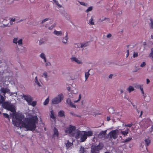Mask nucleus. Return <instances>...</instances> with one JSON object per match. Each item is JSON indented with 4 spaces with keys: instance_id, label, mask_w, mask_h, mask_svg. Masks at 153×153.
Returning a JSON list of instances; mask_svg holds the SVG:
<instances>
[{
    "instance_id": "obj_46",
    "label": "nucleus",
    "mask_w": 153,
    "mask_h": 153,
    "mask_svg": "<svg viewBox=\"0 0 153 153\" xmlns=\"http://www.w3.org/2000/svg\"><path fill=\"white\" fill-rule=\"evenodd\" d=\"M22 39H20L19 40L18 42L17 43L19 45L22 44Z\"/></svg>"
},
{
    "instance_id": "obj_61",
    "label": "nucleus",
    "mask_w": 153,
    "mask_h": 153,
    "mask_svg": "<svg viewBox=\"0 0 153 153\" xmlns=\"http://www.w3.org/2000/svg\"><path fill=\"white\" fill-rule=\"evenodd\" d=\"M45 152L46 153H50L49 151H48V150H47L46 152Z\"/></svg>"
},
{
    "instance_id": "obj_5",
    "label": "nucleus",
    "mask_w": 153,
    "mask_h": 153,
    "mask_svg": "<svg viewBox=\"0 0 153 153\" xmlns=\"http://www.w3.org/2000/svg\"><path fill=\"white\" fill-rule=\"evenodd\" d=\"M119 130L116 129L111 131L108 134V136H109V138L110 139L113 138L115 139L118 137L119 135Z\"/></svg>"
},
{
    "instance_id": "obj_57",
    "label": "nucleus",
    "mask_w": 153,
    "mask_h": 153,
    "mask_svg": "<svg viewBox=\"0 0 153 153\" xmlns=\"http://www.w3.org/2000/svg\"><path fill=\"white\" fill-rule=\"evenodd\" d=\"M39 42L41 44L44 43V42L42 40H40Z\"/></svg>"
},
{
    "instance_id": "obj_47",
    "label": "nucleus",
    "mask_w": 153,
    "mask_h": 153,
    "mask_svg": "<svg viewBox=\"0 0 153 153\" xmlns=\"http://www.w3.org/2000/svg\"><path fill=\"white\" fill-rule=\"evenodd\" d=\"M18 39L17 38H15L13 39V42L14 43L17 44V42Z\"/></svg>"
},
{
    "instance_id": "obj_32",
    "label": "nucleus",
    "mask_w": 153,
    "mask_h": 153,
    "mask_svg": "<svg viewBox=\"0 0 153 153\" xmlns=\"http://www.w3.org/2000/svg\"><path fill=\"white\" fill-rule=\"evenodd\" d=\"M88 44L87 43H82L81 44V47L82 48L84 47H86L87 46Z\"/></svg>"
},
{
    "instance_id": "obj_25",
    "label": "nucleus",
    "mask_w": 153,
    "mask_h": 153,
    "mask_svg": "<svg viewBox=\"0 0 153 153\" xmlns=\"http://www.w3.org/2000/svg\"><path fill=\"white\" fill-rule=\"evenodd\" d=\"M5 101L4 97L0 94V103H2Z\"/></svg>"
},
{
    "instance_id": "obj_40",
    "label": "nucleus",
    "mask_w": 153,
    "mask_h": 153,
    "mask_svg": "<svg viewBox=\"0 0 153 153\" xmlns=\"http://www.w3.org/2000/svg\"><path fill=\"white\" fill-rule=\"evenodd\" d=\"M133 125V124L132 123H131L130 124H125L124 125L125 127H131Z\"/></svg>"
},
{
    "instance_id": "obj_58",
    "label": "nucleus",
    "mask_w": 153,
    "mask_h": 153,
    "mask_svg": "<svg viewBox=\"0 0 153 153\" xmlns=\"http://www.w3.org/2000/svg\"><path fill=\"white\" fill-rule=\"evenodd\" d=\"M129 55V53H127L126 54V57H128Z\"/></svg>"
},
{
    "instance_id": "obj_6",
    "label": "nucleus",
    "mask_w": 153,
    "mask_h": 153,
    "mask_svg": "<svg viewBox=\"0 0 153 153\" xmlns=\"http://www.w3.org/2000/svg\"><path fill=\"white\" fill-rule=\"evenodd\" d=\"M64 96L62 93L59 94L55 98L52 99V102L53 104H57L63 100Z\"/></svg>"
},
{
    "instance_id": "obj_37",
    "label": "nucleus",
    "mask_w": 153,
    "mask_h": 153,
    "mask_svg": "<svg viewBox=\"0 0 153 153\" xmlns=\"http://www.w3.org/2000/svg\"><path fill=\"white\" fill-rule=\"evenodd\" d=\"M140 88L141 90V92L142 94H144V91H143V86H141V85H140Z\"/></svg>"
},
{
    "instance_id": "obj_29",
    "label": "nucleus",
    "mask_w": 153,
    "mask_h": 153,
    "mask_svg": "<svg viewBox=\"0 0 153 153\" xmlns=\"http://www.w3.org/2000/svg\"><path fill=\"white\" fill-rule=\"evenodd\" d=\"M42 76L45 78H47L48 76L47 73L46 71H44L42 75Z\"/></svg>"
},
{
    "instance_id": "obj_1",
    "label": "nucleus",
    "mask_w": 153,
    "mask_h": 153,
    "mask_svg": "<svg viewBox=\"0 0 153 153\" xmlns=\"http://www.w3.org/2000/svg\"><path fill=\"white\" fill-rule=\"evenodd\" d=\"M13 122L15 126L19 127L20 124H22L23 127L25 128L27 130L33 131L36 128V124L38 122V119L36 116H32L25 118L24 122L22 120H13Z\"/></svg>"
},
{
    "instance_id": "obj_43",
    "label": "nucleus",
    "mask_w": 153,
    "mask_h": 153,
    "mask_svg": "<svg viewBox=\"0 0 153 153\" xmlns=\"http://www.w3.org/2000/svg\"><path fill=\"white\" fill-rule=\"evenodd\" d=\"M138 55L137 53L134 52L133 54V56L134 58L138 56Z\"/></svg>"
},
{
    "instance_id": "obj_10",
    "label": "nucleus",
    "mask_w": 153,
    "mask_h": 153,
    "mask_svg": "<svg viewBox=\"0 0 153 153\" xmlns=\"http://www.w3.org/2000/svg\"><path fill=\"white\" fill-rule=\"evenodd\" d=\"M72 100L70 98H68L67 99L66 102L71 107H73L74 108H76V106L71 101Z\"/></svg>"
},
{
    "instance_id": "obj_49",
    "label": "nucleus",
    "mask_w": 153,
    "mask_h": 153,
    "mask_svg": "<svg viewBox=\"0 0 153 153\" xmlns=\"http://www.w3.org/2000/svg\"><path fill=\"white\" fill-rule=\"evenodd\" d=\"M35 83L37 84L39 86L41 87V85L40 84L38 80V82H35Z\"/></svg>"
},
{
    "instance_id": "obj_13",
    "label": "nucleus",
    "mask_w": 153,
    "mask_h": 153,
    "mask_svg": "<svg viewBox=\"0 0 153 153\" xmlns=\"http://www.w3.org/2000/svg\"><path fill=\"white\" fill-rule=\"evenodd\" d=\"M66 143H65V144L66 145V146L67 148V149H68L71 146L73 145V143H71L70 142L69 140H67L66 141Z\"/></svg>"
},
{
    "instance_id": "obj_8",
    "label": "nucleus",
    "mask_w": 153,
    "mask_h": 153,
    "mask_svg": "<svg viewBox=\"0 0 153 153\" xmlns=\"http://www.w3.org/2000/svg\"><path fill=\"white\" fill-rule=\"evenodd\" d=\"M76 129V127L71 125H70L69 127L66 128L65 130V132L66 133L71 134L72 131Z\"/></svg>"
},
{
    "instance_id": "obj_35",
    "label": "nucleus",
    "mask_w": 153,
    "mask_h": 153,
    "mask_svg": "<svg viewBox=\"0 0 153 153\" xmlns=\"http://www.w3.org/2000/svg\"><path fill=\"white\" fill-rule=\"evenodd\" d=\"M92 10V7H88L87 9L86 10L85 12L86 13H88L89 11H91Z\"/></svg>"
},
{
    "instance_id": "obj_64",
    "label": "nucleus",
    "mask_w": 153,
    "mask_h": 153,
    "mask_svg": "<svg viewBox=\"0 0 153 153\" xmlns=\"http://www.w3.org/2000/svg\"><path fill=\"white\" fill-rule=\"evenodd\" d=\"M151 38L152 39H153V36L152 35H151Z\"/></svg>"
},
{
    "instance_id": "obj_12",
    "label": "nucleus",
    "mask_w": 153,
    "mask_h": 153,
    "mask_svg": "<svg viewBox=\"0 0 153 153\" xmlns=\"http://www.w3.org/2000/svg\"><path fill=\"white\" fill-rule=\"evenodd\" d=\"M71 60L72 62H75L78 64H81L82 62L81 60H79L78 59L75 57H72L71 58Z\"/></svg>"
},
{
    "instance_id": "obj_60",
    "label": "nucleus",
    "mask_w": 153,
    "mask_h": 153,
    "mask_svg": "<svg viewBox=\"0 0 153 153\" xmlns=\"http://www.w3.org/2000/svg\"><path fill=\"white\" fill-rule=\"evenodd\" d=\"M136 111H137V112L138 113V114H139V112H140V111L138 110V109L137 108V109H136Z\"/></svg>"
},
{
    "instance_id": "obj_23",
    "label": "nucleus",
    "mask_w": 153,
    "mask_h": 153,
    "mask_svg": "<svg viewBox=\"0 0 153 153\" xmlns=\"http://www.w3.org/2000/svg\"><path fill=\"white\" fill-rule=\"evenodd\" d=\"M134 88L131 86H129L128 88L127 89V90L128 91L129 93H130L131 91L134 90Z\"/></svg>"
},
{
    "instance_id": "obj_52",
    "label": "nucleus",
    "mask_w": 153,
    "mask_h": 153,
    "mask_svg": "<svg viewBox=\"0 0 153 153\" xmlns=\"http://www.w3.org/2000/svg\"><path fill=\"white\" fill-rule=\"evenodd\" d=\"M146 80L147 84H148L150 82V80H149V79H146Z\"/></svg>"
},
{
    "instance_id": "obj_41",
    "label": "nucleus",
    "mask_w": 153,
    "mask_h": 153,
    "mask_svg": "<svg viewBox=\"0 0 153 153\" xmlns=\"http://www.w3.org/2000/svg\"><path fill=\"white\" fill-rule=\"evenodd\" d=\"M15 21V19H11V20L10 21V25H12L13 24V22H14Z\"/></svg>"
},
{
    "instance_id": "obj_19",
    "label": "nucleus",
    "mask_w": 153,
    "mask_h": 153,
    "mask_svg": "<svg viewBox=\"0 0 153 153\" xmlns=\"http://www.w3.org/2000/svg\"><path fill=\"white\" fill-rule=\"evenodd\" d=\"M54 34L57 36H61L62 34L61 31H57L56 30H55L54 31Z\"/></svg>"
},
{
    "instance_id": "obj_30",
    "label": "nucleus",
    "mask_w": 153,
    "mask_h": 153,
    "mask_svg": "<svg viewBox=\"0 0 153 153\" xmlns=\"http://www.w3.org/2000/svg\"><path fill=\"white\" fill-rule=\"evenodd\" d=\"M49 102V97H48V98H47L45 101L43 102V104L44 105H47L48 102Z\"/></svg>"
},
{
    "instance_id": "obj_2",
    "label": "nucleus",
    "mask_w": 153,
    "mask_h": 153,
    "mask_svg": "<svg viewBox=\"0 0 153 153\" xmlns=\"http://www.w3.org/2000/svg\"><path fill=\"white\" fill-rule=\"evenodd\" d=\"M93 134V132L91 131H78L77 132L75 137L76 139L80 138V142H85L86 140L88 137L91 136Z\"/></svg>"
},
{
    "instance_id": "obj_42",
    "label": "nucleus",
    "mask_w": 153,
    "mask_h": 153,
    "mask_svg": "<svg viewBox=\"0 0 153 153\" xmlns=\"http://www.w3.org/2000/svg\"><path fill=\"white\" fill-rule=\"evenodd\" d=\"M128 101L129 102H130L131 104H132V105L133 106V107L135 109H137V106L135 105H134V103H132V102H131L129 100H128Z\"/></svg>"
},
{
    "instance_id": "obj_3",
    "label": "nucleus",
    "mask_w": 153,
    "mask_h": 153,
    "mask_svg": "<svg viewBox=\"0 0 153 153\" xmlns=\"http://www.w3.org/2000/svg\"><path fill=\"white\" fill-rule=\"evenodd\" d=\"M2 105L4 109L10 111L12 112L13 113L16 111L14 106L10 102H4Z\"/></svg>"
},
{
    "instance_id": "obj_11",
    "label": "nucleus",
    "mask_w": 153,
    "mask_h": 153,
    "mask_svg": "<svg viewBox=\"0 0 153 153\" xmlns=\"http://www.w3.org/2000/svg\"><path fill=\"white\" fill-rule=\"evenodd\" d=\"M1 91L2 93H3V95L4 96L6 93H10V90L7 88H1Z\"/></svg>"
},
{
    "instance_id": "obj_7",
    "label": "nucleus",
    "mask_w": 153,
    "mask_h": 153,
    "mask_svg": "<svg viewBox=\"0 0 153 153\" xmlns=\"http://www.w3.org/2000/svg\"><path fill=\"white\" fill-rule=\"evenodd\" d=\"M102 148V146L100 145V144H99L97 146H92L91 148V150L95 152H98L100 153L99 151L101 150Z\"/></svg>"
},
{
    "instance_id": "obj_17",
    "label": "nucleus",
    "mask_w": 153,
    "mask_h": 153,
    "mask_svg": "<svg viewBox=\"0 0 153 153\" xmlns=\"http://www.w3.org/2000/svg\"><path fill=\"white\" fill-rule=\"evenodd\" d=\"M15 120H22L21 115L19 114H16L15 115Z\"/></svg>"
},
{
    "instance_id": "obj_18",
    "label": "nucleus",
    "mask_w": 153,
    "mask_h": 153,
    "mask_svg": "<svg viewBox=\"0 0 153 153\" xmlns=\"http://www.w3.org/2000/svg\"><path fill=\"white\" fill-rule=\"evenodd\" d=\"M54 135L56 137L58 136L59 133L57 129L55 127L53 129Z\"/></svg>"
},
{
    "instance_id": "obj_38",
    "label": "nucleus",
    "mask_w": 153,
    "mask_h": 153,
    "mask_svg": "<svg viewBox=\"0 0 153 153\" xmlns=\"http://www.w3.org/2000/svg\"><path fill=\"white\" fill-rule=\"evenodd\" d=\"M81 98V95L80 94H79V98L77 100H74V103H76L77 102H78L79 101V100H80Z\"/></svg>"
},
{
    "instance_id": "obj_21",
    "label": "nucleus",
    "mask_w": 153,
    "mask_h": 153,
    "mask_svg": "<svg viewBox=\"0 0 153 153\" xmlns=\"http://www.w3.org/2000/svg\"><path fill=\"white\" fill-rule=\"evenodd\" d=\"M50 117L51 118L53 119V120H55L56 117L54 116V113L53 110L51 111Z\"/></svg>"
},
{
    "instance_id": "obj_39",
    "label": "nucleus",
    "mask_w": 153,
    "mask_h": 153,
    "mask_svg": "<svg viewBox=\"0 0 153 153\" xmlns=\"http://www.w3.org/2000/svg\"><path fill=\"white\" fill-rule=\"evenodd\" d=\"M49 20V18H46L44 19H43L42 21V22H41V24H43V23L45 22L46 21H48V20Z\"/></svg>"
},
{
    "instance_id": "obj_54",
    "label": "nucleus",
    "mask_w": 153,
    "mask_h": 153,
    "mask_svg": "<svg viewBox=\"0 0 153 153\" xmlns=\"http://www.w3.org/2000/svg\"><path fill=\"white\" fill-rule=\"evenodd\" d=\"M113 76V74H110L109 76V78H110V79H111L112 78V76Z\"/></svg>"
},
{
    "instance_id": "obj_14",
    "label": "nucleus",
    "mask_w": 153,
    "mask_h": 153,
    "mask_svg": "<svg viewBox=\"0 0 153 153\" xmlns=\"http://www.w3.org/2000/svg\"><path fill=\"white\" fill-rule=\"evenodd\" d=\"M65 112L63 111H60L58 113V116L59 117H65Z\"/></svg>"
},
{
    "instance_id": "obj_50",
    "label": "nucleus",
    "mask_w": 153,
    "mask_h": 153,
    "mask_svg": "<svg viewBox=\"0 0 153 153\" xmlns=\"http://www.w3.org/2000/svg\"><path fill=\"white\" fill-rule=\"evenodd\" d=\"M46 62L45 65L46 66H48V65H51V63L49 62Z\"/></svg>"
},
{
    "instance_id": "obj_48",
    "label": "nucleus",
    "mask_w": 153,
    "mask_h": 153,
    "mask_svg": "<svg viewBox=\"0 0 153 153\" xmlns=\"http://www.w3.org/2000/svg\"><path fill=\"white\" fill-rule=\"evenodd\" d=\"M70 114H71V115H73V116H75V117H78V115H76V114H74V113L73 112H71L70 113Z\"/></svg>"
},
{
    "instance_id": "obj_36",
    "label": "nucleus",
    "mask_w": 153,
    "mask_h": 153,
    "mask_svg": "<svg viewBox=\"0 0 153 153\" xmlns=\"http://www.w3.org/2000/svg\"><path fill=\"white\" fill-rule=\"evenodd\" d=\"M4 117L7 118H9V117L8 114L6 113H3Z\"/></svg>"
},
{
    "instance_id": "obj_28",
    "label": "nucleus",
    "mask_w": 153,
    "mask_h": 153,
    "mask_svg": "<svg viewBox=\"0 0 153 153\" xmlns=\"http://www.w3.org/2000/svg\"><path fill=\"white\" fill-rule=\"evenodd\" d=\"M149 57L153 59V48L151 49V52L149 55Z\"/></svg>"
},
{
    "instance_id": "obj_22",
    "label": "nucleus",
    "mask_w": 153,
    "mask_h": 153,
    "mask_svg": "<svg viewBox=\"0 0 153 153\" xmlns=\"http://www.w3.org/2000/svg\"><path fill=\"white\" fill-rule=\"evenodd\" d=\"M90 70V69L88 71L85 73V80H86L88 79L89 76L90 75L89 71Z\"/></svg>"
},
{
    "instance_id": "obj_9",
    "label": "nucleus",
    "mask_w": 153,
    "mask_h": 153,
    "mask_svg": "<svg viewBox=\"0 0 153 153\" xmlns=\"http://www.w3.org/2000/svg\"><path fill=\"white\" fill-rule=\"evenodd\" d=\"M119 132H120L124 137L126 136H127V134L128 133V131L129 129L128 128H127L124 131H122L121 129H119Z\"/></svg>"
},
{
    "instance_id": "obj_27",
    "label": "nucleus",
    "mask_w": 153,
    "mask_h": 153,
    "mask_svg": "<svg viewBox=\"0 0 153 153\" xmlns=\"http://www.w3.org/2000/svg\"><path fill=\"white\" fill-rule=\"evenodd\" d=\"M145 141L146 144V146H149L151 142V141L147 139H146L145 140Z\"/></svg>"
},
{
    "instance_id": "obj_56",
    "label": "nucleus",
    "mask_w": 153,
    "mask_h": 153,
    "mask_svg": "<svg viewBox=\"0 0 153 153\" xmlns=\"http://www.w3.org/2000/svg\"><path fill=\"white\" fill-rule=\"evenodd\" d=\"M143 111H141V112H140V116L141 117V116L143 114Z\"/></svg>"
},
{
    "instance_id": "obj_45",
    "label": "nucleus",
    "mask_w": 153,
    "mask_h": 153,
    "mask_svg": "<svg viewBox=\"0 0 153 153\" xmlns=\"http://www.w3.org/2000/svg\"><path fill=\"white\" fill-rule=\"evenodd\" d=\"M146 65V62H143L141 64L140 66L141 67H143L144 66H145Z\"/></svg>"
},
{
    "instance_id": "obj_63",
    "label": "nucleus",
    "mask_w": 153,
    "mask_h": 153,
    "mask_svg": "<svg viewBox=\"0 0 153 153\" xmlns=\"http://www.w3.org/2000/svg\"><path fill=\"white\" fill-rule=\"evenodd\" d=\"M120 92L121 93H123V91L122 90H121Z\"/></svg>"
},
{
    "instance_id": "obj_31",
    "label": "nucleus",
    "mask_w": 153,
    "mask_h": 153,
    "mask_svg": "<svg viewBox=\"0 0 153 153\" xmlns=\"http://www.w3.org/2000/svg\"><path fill=\"white\" fill-rule=\"evenodd\" d=\"M54 3L59 7H61L62 6L59 4L58 2V1L56 0H53Z\"/></svg>"
},
{
    "instance_id": "obj_4",
    "label": "nucleus",
    "mask_w": 153,
    "mask_h": 153,
    "mask_svg": "<svg viewBox=\"0 0 153 153\" xmlns=\"http://www.w3.org/2000/svg\"><path fill=\"white\" fill-rule=\"evenodd\" d=\"M22 97L28 102L29 105L33 106L36 105V102L35 101H32V98L30 95L23 94Z\"/></svg>"
},
{
    "instance_id": "obj_15",
    "label": "nucleus",
    "mask_w": 153,
    "mask_h": 153,
    "mask_svg": "<svg viewBox=\"0 0 153 153\" xmlns=\"http://www.w3.org/2000/svg\"><path fill=\"white\" fill-rule=\"evenodd\" d=\"M66 36L62 39V42L64 43H66L68 41V34L66 33Z\"/></svg>"
},
{
    "instance_id": "obj_59",
    "label": "nucleus",
    "mask_w": 153,
    "mask_h": 153,
    "mask_svg": "<svg viewBox=\"0 0 153 153\" xmlns=\"http://www.w3.org/2000/svg\"><path fill=\"white\" fill-rule=\"evenodd\" d=\"M152 131H153V125L152 126L151 128Z\"/></svg>"
},
{
    "instance_id": "obj_62",
    "label": "nucleus",
    "mask_w": 153,
    "mask_h": 153,
    "mask_svg": "<svg viewBox=\"0 0 153 153\" xmlns=\"http://www.w3.org/2000/svg\"><path fill=\"white\" fill-rule=\"evenodd\" d=\"M127 53H129V50H128L126 51Z\"/></svg>"
},
{
    "instance_id": "obj_20",
    "label": "nucleus",
    "mask_w": 153,
    "mask_h": 153,
    "mask_svg": "<svg viewBox=\"0 0 153 153\" xmlns=\"http://www.w3.org/2000/svg\"><path fill=\"white\" fill-rule=\"evenodd\" d=\"M149 20L150 21V22L149 24V26L151 29H153V19L152 18H150Z\"/></svg>"
},
{
    "instance_id": "obj_26",
    "label": "nucleus",
    "mask_w": 153,
    "mask_h": 153,
    "mask_svg": "<svg viewBox=\"0 0 153 153\" xmlns=\"http://www.w3.org/2000/svg\"><path fill=\"white\" fill-rule=\"evenodd\" d=\"M40 57L42 59H44V62H46V59L45 55L43 53H41L40 55Z\"/></svg>"
},
{
    "instance_id": "obj_16",
    "label": "nucleus",
    "mask_w": 153,
    "mask_h": 153,
    "mask_svg": "<svg viewBox=\"0 0 153 153\" xmlns=\"http://www.w3.org/2000/svg\"><path fill=\"white\" fill-rule=\"evenodd\" d=\"M132 139V138L131 137H128L126 138L125 140H123V141L121 142V143H125L129 142Z\"/></svg>"
},
{
    "instance_id": "obj_34",
    "label": "nucleus",
    "mask_w": 153,
    "mask_h": 153,
    "mask_svg": "<svg viewBox=\"0 0 153 153\" xmlns=\"http://www.w3.org/2000/svg\"><path fill=\"white\" fill-rule=\"evenodd\" d=\"M106 133V131H102L100 133V135H105Z\"/></svg>"
},
{
    "instance_id": "obj_53",
    "label": "nucleus",
    "mask_w": 153,
    "mask_h": 153,
    "mask_svg": "<svg viewBox=\"0 0 153 153\" xmlns=\"http://www.w3.org/2000/svg\"><path fill=\"white\" fill-rule=\"evenodd\" d=\"M38 80L37 78V76H36L35 78V82H38Z\"/></svg>"
},
{
    "instance_id": "obj_44",
    "label": "nucleus",
    "mask_w": 153,
    "mask_h": 153,
    "mask_svg": "<svg viewBox=\"0 0 153 153\" xmlns=\"http://www.w3.org/2000/svg\"><path fill=\"white\" fill-rule=\"evenodd\" d=\"M80 4L82 5L86 6L87 5V4L85 3L84 2H79Z\"/></svg>"
},
{
    "instance_id": "obj_33",
    "label": "nucleus",
    "mask_w": 153,
    "mask_h": 153,
    "mask_svg": "<svg viewBox=\"0 0 153 153\" xmlns=\"http://www.w3.org/2000/svg\"><path fill=\"white\" fill-rule=\"evenodd\" d=\"M93 20V18L92 17L89 21V23L91 25H94Z\"/></svg>"
},
{
    "instance_id": "obj_24",
    "label": "nucleus",
    "mask_w": 153,
    "mask_h": 153,
    "mask_svg": "<svg viewBox=\"0 0 153 153\" xmlns=\"http://www.w3.org/2000/svg\"><path fill=\"white\" fill-rule=\"evenodd\" d=\"M85 152V151L84 147L82 146H81L79 151V153H84Z\"/></svg>"
},
{
    "instance_id": "obj_51",
    "label": "nucleus",
    "mask_w": 153,
    "mask_h": 153,
    "mask_svg": "<svg viewBox=\"0 0 153 153\" xmlns=\"http://www.w3.org/2000/svg\"><path fill=\"white\" fill-rule=\"evenodd\" d=\"M111 36V35L110 33L108 34L107 36V37L108 38H109Z\"/></svg>"
},
{
    "instance_id": "obj_55",
    "label": "nucleus",
    "mask_w": 153,
    "mask_h": 153,
    "mask_svg": "<svg viewBox=\"0 0 153 153\" xmlns=\"http://www.w3.org/2000/svg\"><path fill=\"white\" fill-rule=\"evenodd\" d=\"M110 118L109 117H107V120L108 121H109L110 120Z\"/></svg>"
}]
</instances>
